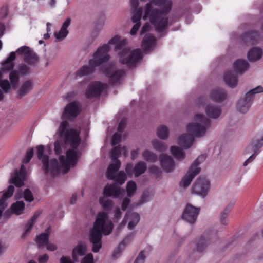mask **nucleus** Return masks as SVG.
<instances>
[{
    "label": "nucleus",
    "instance_id": "8",
    "mask_svg": "<svg viewBox=\"0 0 263 263\" xmlns=\"http://www.w3.org/2000/svg\"><path fill=\"white\" fill-rule=\"evenodd\" d=\"M263 146V130L259 132L253 138L247 146L245 151V154L251 155L249 158L246 160L243 165L247 166L252 162L255 158L257 155L260 152V149Z\"/></svg>",
    "mask_w": 263,
    "mask_h": 263
},
{
    "label": "nucleus",
    "instance_id": "54",
    "mask_svg": "<svg viewBox=\"0 0 263 263\" xmlns=\"http://www.w3.org/2000/svg\"><path fill=\"white\" fill-rule=\"evenodd\" d=\"M134 23L135 24L133 26V27L132 28L130 32V34L132 35H135L137 33V31L138 30V29L141 25L140 21H138L137 22H134Z\"/></svg>",
    "mask_w": 263,
    "mask_h": 263
},
{
    "label": "nucleus",
    "instance_id": "32",
    "mask_svg": "<svg viewBox=\"0 0 263 263\" xmlns=\"http://www.w3.org/2000/svg\"><path fill=\"white\" fill-rule=\"evenodd\" d=\"M97 66L92 65L89 63L88 65H85L82 67L76 72V75L80 77L86 76L92 74Z\"/></svg>",
    "mask_w": 263,
    "mask_h": 263
},
{
    "label": "nucleus",
    "instance_id": "38",
    "mask_svg": "<svg viewBox=\"0 0 263 263\" xmlns=\"http://www.w3.org/2000/svg\"><path fill=\"white\" fill-rule=\"evenodd\" d=\"M30 66L25 63H22L18 65V69H14L12 71H16L17 72L18 77L20 78V76H27L30 73Z\"/></svg>",
    "mask_w": 263,
    "mask_h": 263
},
{
    "label": "nucleus",
    "instance_id": "56",
    "mask_svg": "<svg viewBox=\"0 0 263 263\" xmlns=\"http://www.w3.org/2000/svg\"><path fill=\"white\" fill-rule=\"evenodd\" d=\"M122 213L120 211V209L118 208L116 209L114 213V218L116 221H118L121 217Z\"/></svg>",
    "mask_w": 263,
    "mask_h": 263
},
{
    "label": "nucleus",
    "instance_id": "48",
    "mask_svg": "<svg viewBox=\"0 0 263 263\" xmlns=\"http://www.w3.org/2000/svg\"><path fill=\"white\" fill-rule=\"evenodd\" d=\"M23 197L26 201L31 202L34 200V197L31 191L28 189H26L23 192Z\"/></svg>",
    "mask_w": 263,
    "mask_h": 263
},
{
    "label": "nucleus",
    "instance_id": "49",
    "mask_svg": "<svg viewBox=\"0 0 263 263\" xmlns=\"http://www.w3.org/2000/svg\"><path fill=\"white\" fill-rule=\"evenodd\" d=\"M34 154V150L33 148H29L26 153L24 159L23 160V163L26 164L28 163L31 158L33 157Z\"/></svg>",
    "mask_w": 263,
    "mask_h": 263
},
{
    "label": "nucleus",
    "instance_id": "64",
    "mask_svg": "<svg viewBox=\"0 0 263 263\" xmlns=\"http://www.w3.org/2000/svg\"><path fill=\"white\" fill-rule=\"evenodd\" d=\"M141 200L143 202L148 201L150 200L149 194L148 192L143 193L141 197Z\"/></svg>",
    "mask_w": 263,
    "mask_h": 263
},
{
    "label": "nucleus",
    "instance_id": "14",
    "mask_svg": "<svg viewBox=\"0 0 263 263\" xmlns=\"http://www.w3.org/2000/svg\"><path fill=\"white\" fill-rule=\"evenodd\" d=\"M26 177V168L22 164L19 171L16 170L9 182L14 184L16 187H21L24 184V181Z\"/></svg>",
    "mask_w": 263,
    "mask_h": 263
},
{
    "label": "nucleus",
    "instance_id": "22",
    "mask_svg": "<svg viewBox=\"0 0 263 263\" xmlns=\"http://www.w3.org/2000/svg\"><path fill=\"white\" fill-rule=\"evenodd\" d=\"M209 97L212 100L220 103L226 99L227 93L224 89L217 87L211 90Z\"/></svg>",
    "mask_w": 263,
    "mask_h": 263
},
{
    "label": "nucleus",
    "instance_id": "33",
    "mask_svg": "<svg viewBox=\"0 0 263 263\" xmlns=\"http://www.w3.org/2000/svg\"><path fill=\"white\" fill-rule=\"evenodd\" d=\"M234 203H230L220 212L219 220L221 224L225 226L228 224V220L227 217Z\"/></svg>",
    "mask_w": 263,
    "mask_h": 263
},
{
    "label": "nucleus",
    "instance_id": "61",
    "mask_svg": "<svg viewBox=\"0 0 263 263\" xmlns=\"http://www.w3.org/2000/svg\"><path fill=\"white\" fill-rule=\"evenodd\" d=\"M49 259L48 255L46 254L40 256L39 257V263H45Z\"/></svg>",
    "mask_w": 263,
    "mask_h": 263
},
{
    "label": "nucleus",
    "instance_id": "29",
    "mask_svg": "<svg viewBox=\"0 0 263 263\" xmlns=\"http://www.w3.org/2000/svg\"><path fill=\"white\" fill-rule=\"evenodd\" d=\"M262 54V50L259 47H255L248 51L247 57L250 62H254L260 60Z\"/></svg>",
    "mask_w": 263,
    "mask_h": 263
},
{
    "label": "nucleus",
    "instance_id": "24",
    "mask_svg": "<svg viewBox=\"0 0 263 263\" xmlns=\"http://www.w3.org/2000/svg\"><path fill=\"white\" fill-rule=\"evenodd\" d=\"M131 9L133 12L132 21L136 22L140 21L142 17V9L139 7L138 0H130Z\"/></svg>",
    "mask_w": 263,
    "mask_h": 263
},
{
    "label": "nucleus",
    "instance_id": "50",
    "mask_svg": "<svg viewBox=\"0 0 263 263\" xmlns=\"http://www.w3.org/2000/svg\"><path fill=\"white\" fill-rule=\"evenodd\" d=\"M208 99L205 96H201L198 97L195 102V104L196 106H201L204 105L208 101Z\"/></svg>",
    "mask_w": 263,
    "mask_h": 263
},
{
    "label": "nucleus",
    "instance_id": "52",
    "mask_svg": "<svg viewBox=\"0 0 263 263\" xmlns=\"http://www.w3.org/2000/svg\"><path fill=\"white\" fill-rule=\"evenodd\" d=\"M144 253V251H140L134 263H144L146 258Z\"/></svg>",
    "mask_w": 263,
    "mask_h": 263
},
{
    "label": "nucleus",
    "instance_id": "35",
    "mask_svg": "<svg viewBox=\"0 0 263 263\" xmlns=\"http://www.w3.org/2000/svg\"><path fill=\"white\" fill-rule=\"evenodd\" d=\"M50 234L49 228H48L45 232L36 236L35 239L36 243L40 248L44 245H46L49 240V236Z\"/></svg>",
    "mask_w": 263,
    "mask_h": 263
},
{
    "label": "nucleus",
    "instance_id": "11",
    "mask_svg": "<svg viewBox=\"0 0 263 263\" xmlns=\"http://www.w3.org/2000/svg\"><path fill=\"white\" fill-rule=\"evenodd\" d=\"M200 211V208L187 203L183 210L181 218L187 223L193 224L196 222Z\"/></svg>",
    "mask_w": 263,
    "mask_h": 263
},
{
    "label": "nucleus",
    "instance_id": "26",
    "mask_svg": "<svg viewBox=\"0 0 263 263\" xmlns=\"http://www.w3.org/2000/svg\"><path fill=\"white\" fill-rule=\"evenodd\" d=\"M156 45V39L151 34H147L144 37L142 42V47L144 51L153 50Z\"/></svg>",
    "mask_w": 263,
    "mask_h": 263
},
{
    "label": "nucleus",
    "instance_id": "62",
    "mask_svg": "<svg viewBox=\"0 0 263 263\" xmlns=\"http://www.w3.org/2000/svg\"><path fill=\"white\" fill-rule=\"evenodd\" d=\"M151 28V25L148 23H146L144 24V25L142 27V29L141 31V34H143L145 32H147Z\"/></svg>",
    "mask_w": 263,
    "mask_h": 263
},
{
    "label": "nucleus",
    "instance_id": "60",
    "mask_svg": "<svg viewBox=\"0 0 263 263\" xmlns=\"http://www.w3.org/2000/svg\"><path fill=\"white\" fill-rule=\"evenodd\" d=\"M61 263H74L68 256H63L60 259Z\"/></svg>",
    "mask_w": 263,
    "mask_h": 263
},
{
    "label": "nucleus",
    "instance_id": "23",
    "mask_svg": "<svg viewBox=\"0 0 263 263\" xmlns=\"http://www.w3.org/2000/svg\"><path fill=\"white\" fill-rule=\"evenodd\" d=\"M16 53V52H11L8 57L2 63V68L0 70L2 71L3 74L9 71L11 72L13 70L14 67L13 61L15 59Z\"/></svg>",
    "mask_w": 263,
    "mask_h": 263
},
{
    "label": "nucleus",
    "instance_id": "41",
    "mask_svg": "<svg viewBox=\"0 0 263 263\" xmlns=\"http://www.w3.org/2000/svg\"><path fill=\"white\" fill-rule=\"evenodd\" d=\"M142 156L144 159L148 162L154 163L157 160V156L153 152L147 149L143 152Z\"/></svg>",
    "mask_w": 263,
    "mask_h": 263
},
{
    "label": "nucleus",
    "instance_id": "7",
    "mask_svg": "<svg viewBox=\"0 0 263 263\" xmlns=\"http://www.w3.org/2000/svg\"><path fill=\"white\" fill-rule=\"evenodd\" d=\"M119 183L115 181L112 184H107L104 187L103 194L104 197L100 199L99 202L105 210L109 211L113 205L112 201L108 199L106 197H112L113 198H118L120 195L124 192V190L121 189Z\"/></svg>",
    "mask_w": 263,
    "mask_h": 263
},
{
    "label": "nucleus",
    "instance_id": "18",
    "mask_svg": "<svg viewBox=\"0 0 263 263\" xmlns=\"http://www.w3.org/2000/svg\"><path fill=\"white\" fill-rule=\"evenodd\" d=\"M104 88L105 85L101 82H94L88 86L86 91V96L87 98L98 97Z\"/></svg>",
    "mask_w": 263,
    "mask_h": 263
},
{
    "label": "nucleus",
    "instance_id": "28",
    "mask_svg": "<svg viewBox=\"0 0 263 263\" xmlns=\"http://www.w3.org/2000/svg\"><path fill=\"white\" fill-rule=\"evenodd\" d=\"M87 247L83 242L79 243L72 250V257L75 262L79 261V256H83L86 252Z\"/></svg>",
    "mask_w": 263,
    "mask_h": 263
},
{
    "label": "nucleus",
    "instance_id": "40",
    "mask_svg": "<svg viewBox=\"0 0 263 263\" xmlns=\"http://www.w3.org/2000/svg\"><path fill=\"white\" fill-rule=\"evenodd\" d=\"M14 191V186L13 185H10L7 190L3 194L1 198H0V201L2 200L4 204L7 205V206H8V203L6 202V200L12 196Z\"/></svg>",
    "mask_w": 263,
    "mask_h": 263
},
{
    "label": "nucleus",
    "instance_id": "42",
    "mask_svg": "<svg viewBox=\"0 0 263 263\" xmlns=\"http://www.w3.org/2000/svg\"><path fill=\"white\" fill-rule=\"evenodd\" d=\"M158 137L161 139H166L168 137V130L166 126L160 125L157 129Z\"/></svg>",
    "mask_w": 263,
    "mask_h": 263
},
{
    "label": "nucleus",
    "instance_id": "4",
    "mask_svg": "<svg viewBox=\"0 0 263 263\" xmlns=\"http://www.w3.org/2000/svg\"><path fill=\"white\" fill-rule=\"evenodd\" d=\"M112 229L113 224L108 219V214L105 212L99 213L89 236V241L91 245L93 252L97 253L101 248L102 234H109Z\"/></svg>",
    "mask_w": 263,
    "mask_h": 263
},
{
    "label": "nucleus",
    "instance_id": "12",
    "mask_svg": "<svg viewBox=\"0 0 263 263\" xmlns=\"http://www.w3.org/2000/svg\"><path fill=\"white\" fill-rule=\"evenodd\" d=\"M16 71L10 72L9 78L10 82L7 79L0 80V87L5 93L9 92L10 88L16 89L19 84V78Z\"/></svg>",
    "mask_w": 263,
    "mask_h": 263
},
{
    "label": "nucleus",
    "instance_id": "57",
    "mask_svg": "<svg viewBox=\"0 0 263 263\" xmlns=\"http://www.w3.org/2000/svg\"><path fill=\"white\" fill-rule=\"evenodd\" d=\"M71 23V19L70 18H67L65 22L63 23L61 29H63L65 30H68L67 28L69 27Z\"/></svg>",
    "mask_w": 263,
    "mask_h": 263
},
{
    "label": "nucleus",
    "instance_id": "45",
    "mask_svg": "<svg viewBox=\"0 0 263 263\" xmlns=\"http://www.w3.org/2000/svg\"><path fill=\"white\" fill-rule=\"evenodd\" d=\"M206 159V155H200L192 163V165L190 167L191 170H194L196 168H199L200 171H201V168L198 167L199 165L201 164L203 162L205 161Z\"/></svg>",
    "mask_w": 263,
    "mask_h": 263
},
{
    "label": "nucleus",
    "instance_id": "36",
    "mask_svg": "<svg viewBox=\"0 0 263 263\" xmlns=\"http://www.w3.org/2000/svg\"><path fill=\"white\" fill-rule=\"evenodd\" d=\"M41 212L40 211H36L31 218L28 221L25 228V231L23 234V236L27 235L30 231L32 229L33 225L35 223L36 220L39 217Z\"/></svg>",
    "mask_w": 263,
    "mask_h": 263
},
{
    "label": "nucleus",
    "instance_id": "6",
    "mask_svg": "<svg viewBox=\"0 0 263 263\" xmlns=\"http://www.w3.org/2000/svg\"><path fill=\"white\" fill-rule=\"evenodd\" d=\"M121 154L120 145L112 149L110 156L113 163L110 164L107 168L106 177L107 179H114L115 181L118 182L120 184H122L126 180L127 177L123 171L117 173L121 166V162L117 158L120 156Z\"/></svg>",
    "mask_w": 263,
    "mask_h": 263
},
{
    "label": "nucleus",
    "instance_id": "10",
    "mask_svg": "<svg viewBox=\"0 0 263 263\" xmlns=\"http://www.w3.org/2000/svg\"><path fill=\"white\" fill-rule=\"evenodd\" d=\"M16 53L23 55L24 61L30 66H35L39 61V57L37 54L28 46L21 47L16 51Z\"/></svg>",
    "mask_w": 263,
    "mask_h": 263
},
{
    "label": "nucleus",
    "instance_id": "58",
    "mask_svg": "<svg viewBox=\"0 0 263 263\" xmlns=\"http://www.w3.org/2000/svg\"><path fill=\"white\" fill-rule=\"evenodd\" d=\"M130 203V200L128 198H125L122 203V209L125 211Z\"/></svg>",
    "mask_w": 263,
    "mask_h": 263
},
{
    "label": "nucleus",
    "instance_id": "37",
    "mask_svg": "<svg viewBox=\"0 0 263 263\" xmlns=\"http://www.w3.org/2000/svg\"><path fill=\"white\" fill-rule=\"evenodd\" d=\"M147 168V165L145 162L143 161L138 162L134 167V172L136 177H138L143 174Z\"/></svg>",
    "mask_w": 263,
    "mask_h": 263
},
{
    "label": "nucleus",
    "instance_id": "25",
    "mask_svg": "<svg viewBox=\"0 0 263 263\" xmlns=\"http://www.w3.org/2000/svg\"><path fill=\"white\" fill-rule=\"evenodd\" d=\"M223 80L227 86L231 88H235L238 83V77L232 70L225 72Z\"/></svg>",
    "mask_w": 263,
    "mask_h": 263
},
{
    "label": "nucleus",
    "instance_id": "39",
    "mask_svg": "<svg viewBox=\"0 0 263 263\" xmlns=\"http://www.w3.org/2000/svg\"><path fill=\"white\" fill-rule=\"evenodd\" d=\"M171 151L172 155L178 160H183L185 157V154L182 149L176 146L171 147Z\"/></svg>",
    "mask_w": 263,
    "mask_h": 263
},
{
    "label": "nucleus",
    "instance_id": "13",
    "mask_svg": "<svg viewBox=\"0 0 263 263\" xmlns=\"http://www.w3.org/2000/svg\"><path fill=\"white\" fill-rule=\"evenodd\" d=\"M209 189V182L204 177H199L192 187L193 193L205 197Z\"/></svg>",
    "mask_w": 263,
    "mask_h": 263
},
{
    "label": "nucleus",
    "instance_id": "27",
    "mask_svg": "<svg viewBox=\"0 0 263 263\" xmlns=\"http://www.w3.org/2000/svg\"><path fill=\"white\" fill-rule=\"evenodd\" d=\"M200 173L199 168H196L194 170H191L190 168L186 175L182 178L180 183V185L184 187L189 186L194 178Z\"/></svg>",
    "mask_w": 263,
    "mask_h": 263
},
{
    "label": "nucleus",
    "instance_id": "34",
    "mask_svg": "<svg viewBox=\"0 0 263 263\" xmlns=\"http://www.w3.org/2000/svg\"><path fill=\"white\" fill-rule=\"evenodd\" d=\"M25 206V203L23 201H17L11 204L10 209L13 214L18 216L24 213Z\"/></svg>",
    "mask_w": 263,
    "mask_h": 263
},
{
    "label": "nucleus",
    "instance_id": "63",
    "mask_svg": "<svg viewBox=\"0 0 263 263\" xmlns=\"http://www.w3.org/2000/svg\"><path fill=\"white\" fill-rule=\"evenodd\" d=\"M46 245L47 249L48 250L53 251L56 250L57 249V247L56 246V245H55L53 243H50L48 241Z\"/></svg>",
    "mask_w": 263,
    "mask_h": 263
},
{
    "label": "nucleus",
    "instance_id": "15",
    "mask_svg": "<svg viewBox=\"0 0 263 263\" xmlns=\"http://www.w3.org/2000/svg\"><path fill=\"white\" fill-rule=\"evenodd\" d=\"M104 72L107 77L110 78L111 84L116 85L119 83L121 78L124 74L123 70H116L114 66L110 65L106 68Z\"/></svg>",
    "mask_w": 263,
    "mask_h": 263
},
{
    "label": "nucleus",
    "instance_id": "2",
    "mask_svg": "<svg viewBox=\"0 0 263 263\" xmlns=\"http://www.w3.org/2000/svg\"><path fill=\"white\" fill-rule=\"evenodd\" d=\"M36 149V154L41 162L42 170L46 175L50 173L51 175L54 176L61 172L66 173L69 170L70 167L74 166L78 162L77 153L73 149L66 151V158L64 155H61L59 163L56 159H50L49 156L44 154L45 148L43 145H38Z\"/></svg>",
    "mask_w": 263,
    "mask_h": 263
},
{
    "label": "nucleus",
    "instance_id": "59",
    "mask_svg": "<svg viewBox=\"0 0 263 263\" xmlns=\"http://www.w3.org/2000/svg\"><path fill=\"white\" fill-rule=\"evenodd\" d=\"M149 172L155 175H158L160 173L159 168L155 165H152L149 167Z\"/></svg>",
    "mask_w": 263,
    "mask_h": 263
},
{
    "label": "nucleus",
    "instance_id": "16",
    "mask_svg": "<svg viewBox=\"0 0 263 263\" xmlns=\"http://www.w3.org/2000/svg\"><path fill=\"white\" fill-rule=\"evenodd\" d=\"M80 112L79 104L77 102L69 103L65 108L63 117L65 119L71 120L74 119Z\"/></svg>",
    "mask_w": 263,
    "mask_h": 263
},
{
    "label": "nucleus",
    "instance_id": "20",
    "mask_svg": "<svg viewBox=\"0 0 263 263\" xmlns=\"http://www.w3.org/2000/svg\"><path fill=\"white\" fill-rule=\"evenodd\" d=\"M161 165L164 171L170 173L175 169V163L171 156L162 154L160 157Z\"/></svg>",
    "mask_w": 263,
    "mask_h": 263
},
{
    "label": "nucleus",
    "instance_id": "21",
    "mask_svg": "<svg viewBox=\"0 0 263 263\" xmlns=\"http://www.w3.org/2000/svg\"><path fill=\"white\" fill-rule=\"evenodd\" d=\"M205 112L209 118L216 119L220 116L221 108L217 105L209 103L205 107Z\"/></svg>",
    "mask_w": 263,
    "mask_h": 263
},
{
    "label": "nucleus",
    "instance_id": "46",
    "mask_svg": "<svg viewBox=\"0 0 263 263\" xmlns=\"http://www.w3.org/2000/svg\"><path fill=\"white\" fill-rule=\"evenodd\" d=\"M137 189L136 184L134 181H129L128 182L126 191L127 192L128 197L130 198L135 194V192Z\"/></svg>",
    "mask_w": 263,
    "mask_h": 263
},
{
    "label": "nucleus",
    "instance_id": "47",
    "mask_svg": "<svg viewBox=\"0 0 263 263\" xmlns=\"http://www.w3.org/2000/svg\"><path fill=\"white\" fill-rule=\"evenodd\" d=\"M68 33V30H65L63 29H60L59 32H54V36L55 37V42L62 41Z\"/></svg>",
    "mask_w": 263,
    "mask_h": 263
},
{
    "label": "nucleus",
    "instance_id": "9",
    "mask_svg": "<svg viewBox=\"0 0 263 263\" xmlns=\"http://www.w3.org/2000/svg\"><path fill=\"white\" fill-rule=\"evenodd\" d=\"M263 92V87L258 86L247 92L243 98L239 100L237 103V110L242 114H245L249 110L255 94Z\"/></svg>",
    "mask_w": 263,
    "mask_h": 263
},
{
    "label": "nucleus",
    "instance_id": "17",
    "mask_svg": "<svg viewBox=\"0 0 263 263\" xmlns=\"http://www.w3.org/2000/svg\"><path fill=\"white\" fill-rule=\"evenodd\" d=\"M216 232L214 230H210L204 233L200 238L197 245V249L202 252L210 244L211 240L216 237Z\"/></svg>",
    "mask_w": 263,
    "mask_h": 263
},
{
    "label": "nucleus",
    "instance_id": "30",
    "mask_svg": "<svg viewBox=\"0 0 263 263\" xmlns=\"http://www.w3.org/2000/svg\"><path fill=\"white\" fill-rule=\"evenodd\" d=\"M249 65L247 61L242 59H238L233 64V68L236 72L239 74H242L249 68Z\"/></svg>",
    "mask_w": 263,
    "mask_h": 263
},
{
    "label": "nucleus",
    "instance_id": "19",
    "mask_svg": "<svg viewBox=\"0 0 263 263\" xmlns=\"http://www.w3.org/2000/svg\"><path fill=\"white\" fill-rule=\"evenodd\" d=\"M261 37V35L258 31L251 30L242 35V40L246 44L254 45L257 44Z\"/></svg>",
    "mask_w": 263,
    "mask_h": 263
},
{
    "label": "nucleus",
    "instance_id": "43",
    "mask_svg": "<svg viewBox=\"0 0 263 263\" xmlns=\"http://www.w3.org/2000/svg\"><path fill=\"white\" fill-rule=\"evenodd\" d=\"M152 143L154 148L160 152H164L167 149L165 143L158 139L153 140Z\"/></svg>",
    "mask_w": 263,
    "mask_h": 263
},
{
    "label": "nucleus",
    "instance_id": "51",
    "mask_svg": "<svg viewBox=\"0 0 263 263\" xmlns=\"http://www.w3.org/2000/svg\"><path fill=\"white\" fill-rule=\"evenodd\" d=\"M121 139V134L118 132L116 133L112 137L111 144L112 146H115L119 143Z\"/></svg>",
    "mask_w": 263,
    "mask_h": 263
},
{
    "label": "nucleus",
    "instance_id": "53",
    "mask_svg": "<svg viewBox=\"0 0 263 263\" xmlns=\"http://www.w3.org/2000/svg\"><path fill=\"white\" fill-rule=\"evenodd\" d=\"M81 263H94L92 254L91 253L87 254L83 258Z\"/></svg>",
    "mask_w": 263,
    "mask_h": 263
},
{
    "label": "nucleus",
    "instance_id": "55",
    "mask_svg": "<svg viewBox=\"0 0 263 263\" xmlns=\"http://www.w3.org/2000/svg\"><path fill=\"white\" fill-rule=\"evenodd\" d=\"M126 125V120L125 119H122L118 126L117 132L122 134L125 128Z\"/></svg>",
    "mask_w": 263,
    "mask_h": 263
},
{
    "label": "nucleus",
    "instance_id": "5",
    "mask_svg": "<svg viewBox=\"0 0 263 263\" xmlns=\"http://www.w3.org/2000/svg\"><path fill=\"white\" fill-rule=\"evenodd\" d=\"M68 125V122L64 121L61 123L59 127L61 139L54 143V151L57 155L61 154L63 149L66 150L68 147L76 148L80 144V131L73 129L66 130Z\"/></svg>",
    "mask_w": 263,
    "mask_h": 263
},
{
    "label": "nucleus",
    "instance_id": "31",
    "mask_svg": "<svg viewBox=\"0 0 263 263\" xmlns=\"http://www.w3.org/2000/svg\"><path fill=\"white\" fill-rule=\"evenodd\" d=\"M33 89V82L31 80H28L23 83L18 91V96L22 98L26 95Z\"/></svg>",
    "mask_w": 263,
    "mask_h": 263
},
{
    "label": "nucleus",
    "instance_id": "1",
    "mask_svg": "<svg viewBox=\"0 0 263 263\" xmlns=\"http://www.w3.org/2000/svg\"><path fill=\"white\" fill-rule=\"evenodd\" d=\"M127 43L126 39H121L118 35L115 36L108 41V44L98 48L93 54V58L89 60V64L99 66L107 61L110 58L108 54L110 50L109 45H115L116 51L122 50L119 53L120 62L126 65L129 68H135L142 59V53L139 49L130 50L129 48H126Z\"/></svg>",
    "mask_w": 263,
    "mask_h": 263
},
{
    "label": "nucleus",
    "instance_id": "44",
    "mask_svg": "<svg viewBox=\"0 0 263 263\" xmlns=\"http://www.w3.org/2000/svg\"><path fill=\"white\" fill-rule=\"evenodd\" d=\"M140 220V215L137 213H133L131 215V220L128 224L129 229L133 230L138 224Z\"/></svg>",
    "mask_w": 263,
    "mask_h": 263
},
{
    "label": "nucleus",
    "instance_id": "3",
    "mask_svg": "<svg viewBox=\"0 0 263 263\" xmlns=\"http://www.w3.org/2000/svg\"><path fill=\"white\" fill-rule=\"evenodd\" d=\"M195 122L187 126L190 133L181 135L178 139L179 145L187 149L192 145L194 137L201 138L205 135L208 129L211 127V122L202 114H197L195 117Z\"/></svg>",
    "mask_w": 263,
    "mask_h": 263
}]
</instances>
